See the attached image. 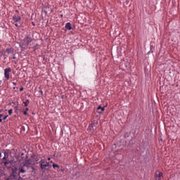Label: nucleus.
<instances>
[{
	"instance_id": "24",
	"label": "nucleus",
	"mask_w": 180,
	"mask_h": 180,
	"mask_svg": "<svg viewBox=\"0 0 180 180\" xmlns=\"http://www.w3.org/2000/svg\"><path fill=\"white\" fill-rule=\"evenodd\" d=\"M39 93L41 94V95H43V91L42 90H40Z\"/></svg>"
},
{
	"instance_id": "21",
	"label": "nucleus",
	"mask_w": 180,
	"mask_h": 180,
	"mask_svg": "<svg viewBox=\"0 0 180 180\" xmlns=\"http://www.w3.org/2000/svg\"><path fill=\"white\" fill-rule=\"evenodd\" d=\"M15 26L16 27H20V26H19V25H18V23H15Z\"/></svg>"
},
{
	"instance_id": "15",
	"label": "nucleus",
	"mask_w": 180,
	"mask_h": 180,
	"mask_svg": "<svg viewBox=\"0 0 180 180\" xmlns=\"http://www.w3.org/2000/svg\"><path fill=\"white\" fill-rule=\"evenodd\" d=\"M46 160H44V159H41L40 161H39V163L40 164H46Z\"/></svg>"
},
{
	"instance_id": "11",
	"label": "nucleus",
	"mask_w": 180,
	"mask_h": 180,
	"mask_svg": "<svg viewBox=\"0 0 180 180\" xmlns=\"http://www.w3.org/2000/svg\"><path fill=\"white\" fill-rule=\"evenodd\" d=\"M65 27L67 30H71V29H72V27H71V22H67Z\"/></svg>"
},
{
	"instance_id": "1",
	"label": "nucleus",
	"mask_w": 180,
	"mask_h": 180,
	"mask_svg": "<svg viewBox=\"0 0 180 180\" xmlns=\"http://www.w3.org/2000/svg\"><path fill=\"white\" fill-rule=\"evenodd\" d=\"M32 41H33V39H32L30 36L25 37L23 39L22 44L20 45V49H26V47L32 44Z\"/></svg>"
},
{
	"instance_id": "22",
	"label": "nucleus",
	"mask_w": 180,
	"mask_h": 180,
	"mask_svg": "<svg viewBox=\"0 0 180 180\" xmlns=\"http://www.w3.org/2000/svg\"><path fill=\"white\" fill-rule=\"evenodd\" d=\"M23 89H24L23 87L20 88V91L22 92V91H23Z\"/></svg>"
},
{
	"instance_id": "18",
	"label": "nucleus",
	"mask_w": 180,
	"mask_h": 180,
	"mask_svg": "<svg viewBox=\"0 0 180 180\" xmlns=\"http://www.w3.org/2000/svg\"><path fill=\"white\" fill-rule=\"evenodd\" d=\"M9 115H6L3 117V120H6V119H8Z\"/></svg>"
},
{
	"instance_id": "12",
	"label": "nucleus",
	"mask_w": 180,
	"mask_h": 180,
	"mask_svg": "<svg viewBox=\"0 0 180 180\" xmlns=\"http://www.w3.org/2000/svg\"><path fill=\"white\" fill-rule=\"evenodd\" d=\"M24 106L27 107L29 105L30 101L29 99H27L25 101L23 102Z\"/></svg>"
},
{
	"instance_id": "8",
	"label": "nucleus",
	"mask_w": 180,
	"mask_h": 180,
	"mask_svg": "<svg viewBox=\"0 0 180 180\" xmlns=\"http://www.w3.org/2000/svg\"><path fill=\"white\" fill-rule=\"evenodd\" d=\"M21 19H22V18L19 15H14L13 16V20L14 23H18V22H20Z\"/></svg>"
},
{
	"instance_id": "19",
	"label": "nucleus",
	"mask_w": 180,
	"mask_h": 180,
	"mask_svg": "<svg viewBox=\"0 0 180 180\" xmlns=\"http://www.w3.org/2000/svg\"><path fill=\"white\" fill-rule=\"evenodd\" d=\"M8 164H9V162H8V161L4 162V165L6 167H8Z\"/></svg>"
},
{
	"instance_id": "26",
	"label": "nucleus",
	"mask_w": 180,
	"mask_h": 180,
	"mask_svg": "<svg viewBox=\"0 0 180 180\" xmlns=\"http://www.w3.org/2000/svg\"><path fill=\"white\" fill-rule=\"evenodd\" d=\"M0 85H2V80H0Z\"/></svg>"
},
{
	"instance_id": "7",
	"label": "nucleus",
	"mask_w": 180,
	"mask_h": 180,
	"mask_svg": "<svg viewBox=\"0 0 180 180\" xmlns=\"http://www.w3.org/2000/svg\"><path fill=\"white\" fill-rule=\"evenodd\" d=\"M94 126H95V123L90 124L87 128V130L91 133H94L95 131V128H94Z\"/></svg>"
},
{
	"instance_id": "31",
	"label": "nucleus",
	"mask_w": 180,
	"mask_h": 180,
	"mask_svg": "<svg viewBox=\"0 0 180 180\" xmlns=\"http://www.w3.org/2000/svg\"><path fill=\"white\" fill-rule=\"evenodd\" d=\"M1 155H2V153L0 152V157H1Z\"/></svg>"
},
{
	"instance_id": "34",
	"label": "nucleus",
	"mask_w": 180,
	"mask_h": 180,
	"mask_svg": "<svg viewBox=\"0 0 180 180\" xmlns=\"http://www.w3.org/2000/svg\"><path fill=\"white\" fill-rule=\"evenodd\" d=\"M51 163H53V161H51Z\"/></svg>"
},
{
	"instance_id": "10",
	"label": "nucleus",
	"mask_w": 180,
	"mask_h": 180,
	"mask_svg": "<svg viewBox=\"0 0 180 180\" xmlns=\"http://www.w3.org/2000/svg\"><path fill=\"white\" fill-rule=\"evenodd\" d=\"M7 180H18V176L13 174Z\"/></svg>"
},
{
	"instance_id": "20",
	"label": "nucleus",
	"mask_w": 180,
	"mask_h": 180,
	"mask_svg": "<svg viewBox=\"0 0 180 180\" xmlns=\"http://www.w3.org/2000/svg\"><path fill=\"white\" fill-rule=\"evenodd\" d=\"M23 115L25 116H27V111H23Z\"/></svg>"
},
{
	"instance_id": "2",
	"label": "nucleus",
	"mask_w": 180,
	"mask_h": 180,
	"mask_svg": "<svg viewBox=\"0 0 180 180\" xmlns=\"http://www.w3.org/2000/svg\"><path fill=\"white\" fill-rule=\"evenodd\" d=\"M26 174V169H25V166H20L18 167V176H19V179H22V176H26V175L25 174Z\"/></svg>"
},
{
	"instance_id": "27",
	"label": "nucleus",
	"mask_w": 180,
	"mask_h": 180,
	"mask_svg": "<svg viewBox=\"0 0 180 180\" xmlns=\"http://www.w3.org/2000/svg\"><path fill=\"white\" fill-rule=\"evenodd\" d=\"M6 156H4V158H3V160H6Z\"/></svg>"
},
{
	"instance_id": "28",
	"label": "nucleus",
	"mask_w": 180,
	"mask_h": 180,
	"mask_svg": "<svg viewBox=\"0 0 180 180\" xmlns=\"http://www.w3.org/2000/svg\"><path fill=\"white\" fill-rule=\"evenodd\" d=\"M13 84L14 85H16V82H13Z\"/></svg>"
},
{
	"instance_id": "13",
	"label": "nucleus",
	"mask_w": 180,
	"mask_h": 180,
	"mask_svg": "<svg viewBox=\"0 0 180 180\" xmlns=\"http://www.w3.org/2000/svg\"><path fill=\"white\" fill-rule=\"evenodd\" d=\"M6 53H7V54H12V49H7L6 50Z\"/></svg>"
},
{
	"instance_id": "6",
	"label": "nucleus",
	"mask_w": 180,
	"mask_h": 180,
	"mask_svg": "<svg viewBox=\"0 0 180 180\" xmlns=\"http://www.w3.org/2000/svg\"><path fill=\"white\" fill-rule=\"evenodd\" d=\"M47 167H50V163L46 162L45 163L40 164V168L43 171L44 169H47Z\"/></svg>"
},
{
	"instance_id": "25",
	"label": "nucleus",
	"mask_w": 180,
	"mask_h": 180,
	"mask_svg": "<svg viewBox=\"0 0 180 180\" xmlns=\"http://www.w3.org/2000/svg\"><path fill=\"white\" fill-rule=\"evenodd\" d=\"M13 60H15L16 59V56H13Z\"/></svg>"
},
{
	"instance_id": "4",
	"label": "nucleus",
	"mask_w": 180,
	"mask_h": 180,
	"mask_svg": "<svg viewBox=\"0 0 180 180\" xmlns=\"http://www.w3.org/2000/svg\"><path fill=\"white\" fill-rule=\"evenodd\" d=\"M11 71H12V69H11V68H8L4 70V77L6 78V81H8L10 78L9 75Z\"/></svg>"
},
{
	"instance_id": "16",
	"label": "nucleus",
	"mask_w": 180,
	"mask_h": 180,
	"mask_svg": "<svg viewBox=\"0 0 180 180\" xmlns=\"http://www.w3.org/2000/svg\"><path fill=\"white\" fill-rule=\"evenodd\" d=\"M13 112V110H12V109L8 110V115L11 116V115H12Z\"/></svg>"
},
{
	"instance_id": "5",
	"label": "nucleus",
	"mask_w": 180,
	"mask_h": 180,
	"mask_svg": "<svg viewBox=\"0 0 180 180\" xmlns=\"http://www.w3.org/2000/svg\"><path fill=\"white\" fill-rule=\"evenodd\" d=\"M162 176H163L162 172H160L159 170H157L155 172V179L160 180L161 178H162Z\"/></svg>"
},
{
	"instance_id": "3",
	"label": "nucleus",
	"mask_w": 180,
	"mask_h": 180,
	"mask_svg": "<svg viewBox=\"0 0 180 180\" xmlns=\"http://www.w3.org/2000/svg\"><path fill=\"white\" fill-rule=\"evenodd\" d=\"M24 167H26L27 168H31V172H34V167L32 166V162L30 160H27L24 164Z\"/></svg>"
},
{
	"instance_id": "32",
	"label": "nucleus",
	"mask_w": 180,
	"mask_h": 180,
	"mask_svg": "<svg viewBox=\"0 0 180 180\" xmlns=\"http://www.w3.org/2000/svg\"><path fill=\"white\" fill-rule=\"evenodd\" d=\"M60 171H61L60 169H58V172H60Z\"/></svg>"
},
{
	"instance_id": "30",
	"label": "nucleus",
	"mask_w": 180,
	"mask_h": 180,
	"mask_svg": "<svg viewBox=\"0 0 180 180\" xmlns=\"http://www.w3.org/2000/svg\"><path fill=\"white\" fill-rule=\"evenodd\" d=\"M15 12H16L17 13H19V11L17 10V11H15Z\"/></svg>"
},
{
	"instance_id": "33",
	"label": "nucleus",
	"mask_w": 180,
	"mask_h": 180,
	"mask_svg": "<svg viewBox=\"0 0 180 180\" xmlns=\"http://www.w3.org/2000/svg\"><path fill=\"white\" fill-rule=\"evenodd\" d=\"M13 89H16V87H13Z\"/></svg>"
},
{
	"instance_id": "29",
	"label": "nucleus",
	"mask_w": 180,
	"mask_h": 180,
	"mask_svg": "<svg viewBox=\"0 0 180 180\" xmlns=\"http://www.w3.org/2000/svg\"><path fill=\"white\" fill-rule=\"evenodd\" d=\"M50 160H51V158H48V161H50Z\"/></svg>"
},
{
	"instance_id": "23",
	"label": "nucleus",
	"mask_w": 180,
	"mask_h": 180,
	"mask_svg": "<svg viewBox=\"0 0 180 180\" xmlns=\"http://www.w3.org/2000/svg\"><path fill=\"white\" fill-rule=\"evenodd\" d=\"M25 112H29V108H25Z\"/></svg>"
},
{
	"instance_id": "14",
	"label": "nucleus",
	"mask_w": 180,
	"mask_h": 180,
	"mask_svg": "<svg viewBox=\"0 0 180 180\" xmlns=\"http://www.w3.org/2000/svg\"><path fill=\"white\" fill-rule=\"evenodd\" d=\"M53 168L56 169V168H60V165L56 164V163H53V165H52Z\"/></svg>"
},
{
	"instance_id": "17",
	"label": "nucleus",
	"mask_w": 180,
	"mask_h": 180,
	"mask_svg": "<svg viewBox=\"0 0 180 180\" xmlns=\"http://www.w3.org/2000/svg\"><path fill=\"white\" fill-rule=\"evenodd\" d=\"M2 117H4V115L0 114V123H2Z\"/></svg>"
},
{
	"instance_id": "9",
	"label": "nucleus",
	"mask_w": 180,
	"mask_h": 180,
	"mask_svg": "<svg viewBox=\"0 0 180 180\" xmlns=\"http://www.w3.org/2000/svg\"><path fill=\"white\" fill-rule=\"evenodd\" d=\"M98 113H103L105 112V107L98 105L97 108Z\"/></svg>"
}]
</instances>
